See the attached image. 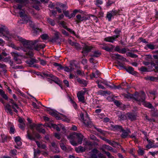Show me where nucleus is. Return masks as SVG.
Wrapping results in <instances>:
<instances>
[{
	"label": "nucleus",
	"instance_id": "37",
	"mask_svg": "<svg viewBox=\"0 0 158 158\" xmlns=\"http://www.w3.org/2000/svg\"><path fill=\"white\" fill-rule=\"evenodd\" d=\"M109 12L110 13L113 17L118 13V11L115 10H113Z\"/></svg>",
	"mask_w": 158,
	"mask_h": 158
},
{
	"label": "nucleus",
	"instance_id": "33",
	"mask_svg": "<svg viewBox=\"0 0 158 158\" xmlns=\"http://www.w3.org/2000/svg\"><path fill=\"white\" fill-rule=\"evenodd\" d=\"M47 22L52 26H54L55 25V22L54 20L51 18H48L47 19Z\"/></svg>",
	"mask_w": 158,
	"mask_h": 158
},
{
	"label": "nucleus",
	"instance_id": "61",
	"mask_svg": "<svg viewBox=\"0 0 158 158\" xmlns=\"http://www.w3.org/2000/svg\"><path fill=\"white\" fill-rule=\"evenodd\" d=\"M60 6L63 9H66L68 8V7L66 6V5L65 4H63L61 3L60 4Z\"/></svg>",
	"mask_w": 158,
	"mask_h": 158
},
{
	"label": "nucleus",
	"instance_id": "16",
	"mask_svg": "<svg viewBox=\"0 0 158 158\" xmlns=\"http://www.w3.org/2000/svg\"><path fill=\"white\" fill-rule=\"evenodd\" d=\"M92 53L90 55V56L92 57H98L102 54L101 52L98 50L92 52Z\"/></svg>",
	"mask_w": 158,
	"mask_h": 158
},
{
	"label": "nucleus",
	"instance_id": "22",
	"mask_svg": "<svg viewBox=\"0 0 158 158\" xmlns=\"http://www.w3.org/2000/svg\"><path fill=\"white\" fill-rule=\"evenodd\" d=\"M144 78L146 80H150L151 81L156 82V78H157L155 77L147 76L145 77Z\"/></svg>",
	"mask_w": 158,
	"mask_h": 158
},
{
	"label": "nucleus",
	"instance_id": "9",
	"mask_svg": "<svg viewBox=\"0 0 158 158\" xmlns=\"http://www.w3.org/2000/svg\"><path fill=\"white\" fill-rule=\"evenodd\" d=\"M85 93L83 91H79L77 94L79 101L84 103L85 102V97L84 96Z\"/></svg>",
	"mask_w": 158,
	"mask_h": 158
},
{
	"label": "nucleus",
	"instance_id": "58",
	"mask_svg": "<svg viewBox=\"0 0 158 158\" xmlns=\"http://www.w3.org/2000/svg\"><path fill=\"white\" fill-rule=\"evenodd\" d=\"M94 128L98 132H100V133L102 134L104 133V131L101 129L98 128L95 126L94 127Z\"/></svg>",
	"mask_w": 158,
	"mask_h": 158
},
{
	"label": "nucleus",
	"instance_id": "52",
	"mask_svg": "<svg viewBox=\"0 0 158 158\" xmlns=\"http://www.w3.org/2000/svg\"><path fill=\"white\" fill-rule=\"evenodd\" d=\"M140 70L143 72H149L147 68L144 66H142L140 69Z\"/></svg>",
	"mask_w": 158,
	"mask_h": 158
},
{
	"label": "nucleus",
	"instance_id": "43",
	"mask_svg": "<svg viewBox=\"0 0 158 158\" xmlns=\"http://www.w3.org/2000/svg\"><path fill=\"white\" fill-rule=\"evenodd\" d=\"M103 3V1L101 0H96L95 4L97 6L99 7Z\"/></svg>",
	"mask_w": 158,
	"mask_h": 158
},
{
	"label": "nucleus",
	"instance_id": "31",
	"mask_svg": "<svg viewBox=\"0 0 158 158\" xmlns=\"http://www.w3.org/2000/svg\"><path fill=\"white\" fill-rule=\"evenodd\" d=\"M127 56H130L131 58H136L138 57V56L136 54L133 53L131 52H128L126 53Z\"/></svg>",
	"mask_w": 158,
	"mask_h": 158
},
{
	"label": "nucleus",
	"instance_id": "53",
	"mask_svg": "<svg viewBox=\"0 0 158 158\" xmlns=\"http://www.w3.org/2000/svg\"><path fill=\"white\" fill-rule=\"evenodd\" d=\"M136 132H135L134 133H133L131 135H129V136L131 138L134 139H137Z\"/></svg>",
	"mask_w": 158,
	"mask_h": 158
},
{
	"label": "nucleus",
	"instance_id": "46",
	"mask_svg": "<svg viewBox=\"0 0 158 158\" xmlns=\"http://www.w3.org/2000/svg\"><path fill=\"white\" fill-rule=\"evenodd\" d=\"M103 147L109 151L112 150L113 149L112 147L109 146V145H106V144L103 145Z\"/></svg>",
	"mask_w": 158,
	"mask_h": 158
},
{
	"label": "nucleus",
	"instance_id": "2",
	"mask_svg": "<svg viewBox=\"0 0 158 158\" xmlns=\"http://www.w3.org/2000/svg\"><path fill=\"white\" fill-rule=\"evenodd\" d=\"M26 137L28 139L35 141L37 146L39 148L40 147L41 145L40 142L36 140V139H39L41 138L40 135L39 133L35 132V131H32V133L29 132V131H27V134Z\"/></svg>",
	"mask_w": 158,
	"mask_h": 158
},
{
	"label": "nucleus",
	"instance_id": "55",
	"mask_svg": "<svg viewBox=\"0 0 158 158\" xmlns=\"http://www.w3.org/2000/svg\"><path fill=\"white\" fill-rule=\"evenodd\" d=\"M40 151L39 150H37V151H36L35 149H34V158L36 156H37L38 154H39L40 153Z\"/></svg>",
	"mask_w": 158,
	"mask_h": 158
},
{
	"label": "nucleus",
	"instance_id": "26",
	"mask_svg": "<svg viewBox=\"0 0 158 158\" xmlns=\"http://www.w3.org/2000/svg\"><path fill=\"white\" fill-rule=\"evenodd\" d=\"M152 112V114L153 116L156 117L158 116V113L157 112V110H156L154 107L152 108L151 110Z\"/></svg>",
	"mask_w": 158,
	"mask_h": 158
},
{
	"label": "nucleus",
	"instance_id": "28",
	"mask_svg": "<svg viewBox=\"0 0 158 158\" xmlns=\"http://www.w3.org/2000/svg\"><path fill=\"white\" fill-rule=\"evenodd\" d=\"M77 81L81 84H82L84 86H86L87 85L86 81L83 80H81L80 78L77 79Z\"/></svg>",
	"mask_w": 158,
	"mask_h": 158
},
{
	"label": "nucleus",
	"instance_id": "32",
	"mask_svg": "<svg viewBox=\"0 0 158 158\" xmlns=\"http://www.w3.org/2000/svg\"><path fill=\"white\" fill-rule=\"evenodd\" d=\"M9 102L11 104V106L12 105H14L15 107L17 109H19V107L18 105L12 99H10L9 100Z\"/></svg>",
	"mask_w": 158,
	"mask_h": 158
},
{
	"label": "nucleus",
	"instance_id": "48",
	"mask_svg": "<svg viewBox=\"0 0 158 158\" xmlns=\"http://www.w3.org/2000/svg\"><path fill=\"white\" fill-rule=\"evenodd\" d=\"M16 2L21 4H23L26 3L28 0H15Z\"/></svg>",
	"mask_w": 158,
	"mask_h": 158
},
{
	"label": "nucleus",
	"instance_id": "17",
	"mask_svg": "<svg viewBox=\"0 0 158 158\" xmlns=\"http://www.w3.org/2000/svg\"><path fill=\"white\" fill-rule=\"evenodd\" d=\"M118 120L120 121L125 120L127 118V115H126L124 114L121 112H120V113L118 114Z\"/></svg>",
	"mask_w": 158,
	"mask_h": 158
},
{
	"label": "nucleus",
	"instance_id": "57",
	"mask_svg": "<svg viewBox=\"0 0 158 158\" xmlns=\"http://www.w3.org/2000/svg\"><path fill=\"white\" fill-rule=\"evenodd\" d=\"M138 152L139 155L142 156L144 153V151L143 150L140 149L138 150Z\"/></svg>",
	"mask_w": 158,
	"mask_h": 158
},
{
	"label": "nucleus",
	"instance_id": "27",
	"mask_svg": "<svg viewBox=\"0 0 158 158\" xmlns=\"http://www.w3.org/2000/svg\"><path fill=\"white\" fill-rule=\"evenodd\" d=\"M17 151L15 149L11 150L9 152V154L12 156H14L17 155Z\"/></svg>",
	"mask_w": 158,
	"mask_h": 158
},
{
	"label": "nucleus",
	"instance_id": "49",
	"mask_svg": "<svg viewBox=\"0 0 158 158\" xmlns=\"http://www.w3.org/2000/svg\"><path fill=\"white\" fill-rule=\"evenodd\" d=\"M112 87L111 88L112 89H120V88H121V87L120 85L116 86L113 84H112Z\"/></svg>",
	"mask_w": 158,
	"mask_h": 158
},
{
	"label": "nucleus",
	"instance_id": "42",
	"mask_svg": "<svg viewBox=\"0 0 158 158\" xmlns=\"http://www.w3.org/2000/svg\"><path fill=\"white\" fill-rule=\"evenodd\" d=\"M12 53L14 54V58L15 57H19V56H22V54L21 53L18 52L16 51L13 52Z\"/></svg>",
	"mask_w": 158,
	"mask_h": 158
},
{
	"label": "nucleus",
	"instance_id": "29",
	"mask_svg": "<svg viewBox=\"0 0 158 158\" xmlns=\"http://www.w3.org/2000/svg\"><path fill=\"white\" fill-rule=\"evenodd\" d=\"M51 144L52 146L55 148V149L56 150V151L55 152V153H58L60 151H59V148L57 147V146L56 145V143L54 142H52L51 143Z\"/></svg>",
	"mask_w": 158,
	"mask_h": 158
},
{
	"label": "nucleus",
	"instance_id": "25",
	"mask_svg": "<svg viewBox=\"0 0 158 158\" xmlns=\"http://www.w3.org/2000/svg\"><path fill=\"white\" fill-rule=\"evenodd\" d=\"M117 65H116V66L117 67L118 69H122V68H123L124 69H125L126 67L124 66V64L120 62L119 61H118L117 62Z\"/></svg>",
	"mask_w": 158,
	"mask_h": 158
},
{
	"label": "nucleus",
	"instance_id": "1",
	"mask_svg": "<svg viewBox=\"0 0 158 158\" xmlns=\"http://www.w3.org/2000/svg\"><path fill=\"white\" fill-rule=\"evenodd\" d=\"M18 38L22 42L23 46L25 48L23 49V51L26 52V55L31 56H32L33 55L32 50L34 49L36 50L39 51L41 49L44 48L45 47L44 44H36L39 41L38 40H29L22 39V37L19 36H18Z\"/></svg>",
	"mask_w": 158,
	"mask_h": 158
},
{
	"label": "nucleus",
	"instance_id": "45",
	"mask_svg": "<svg viewBox=\"0 0 158 158\" xmlns=\"http://www.w3.org/2000/svg\"><path fill=\"white\" fill-rule=\"evenodd\" d=\"M42 39L43 40H46L48 38V36L47 34H44L41 35Z\"/></svg>",
	"mask_w": 158,
	"mask_h": 158
},
{
	"label": "nucleus",
	"instance_id": "12",
	"mask_svg": "<svg viewBox=\"0 0 158 158\" xmlns=\"http://www.w3.org/2000/svg\"><path fill=\"white\" fill-rule=\"evenodd\" d=\"M127 118L131 121L135 120L136 118V115L133 113H128L126 114Z\"/></svg>",
	"mask_w": 158,
	"mask_h": 158
},
{
	"label": "nucleus",
	"instance_id": "23",
	"mask_svg": "<svg viewBox=\"0 0 158 158\" xmlns=\"http://www.w3.org/2000/svg\"><path fill=\"white\" fill-rule=\"evenodd\" d=\"M102 46L101 47V48L103 49L106 50V51L110 52H111L112 48H109L108 46H106L105 44H102Z\"/></svg>",
	"mask_w": 158,
	"mask_h": 158
},
{
	"label": "nucleus",
	"instance_id": "35",
	"mask_svg": "<svg viewBox=\"0 0 158 158\" xmlns=\"http://www.w3.org/2000/svg\"><path fill=\"white\" fill-rule=\"evenodd\" d=\"M124 97L127 99H133V95L129 93L124 95Z\"/></svg>",
	"mask_w": 158,
	"mask_h": 158
},
{
	"label": "nucleus",
	"instance_id": "39",
	"mask_svg": "<svg viewBox=\"0 0 158 158\" xmlns=\"http://www.w3.org/2000/svg\"><path fill=\"white\" fill-rule=\"evenodd\" d=\"M146 47L152 50H153L155 49L154 46L153 44H147L146 45V47H145V48L146 49H147Z\"/></svg>",
	"mask_w": 158,
	"mask_h": 158
},
{
	"label": "nucleus",
	"instance_id": "40",
	"mask_svg": "<svg viewBox=\"0 0 158 158\" xmlns=\"http://www.w3.org/2000/svg\"><path fill=\"white\" fill-rule=\"evenodd\" d=\"M38 59L40 61V64L41 65L43 66H45L47 62L46 61L44 60L41 59L40 58H38Z\"/></svg>",
	"mask_w": 158,
	"mask_h": 158
},
{
	"label": "nucleus",
	"instance_id": "7",
	"mask_svg": "<svg viewBox=\"0 0 158 158\" xmlns=\"http://www.w3.org/2000/svg\"><path fill=\"white\" fill-rule=\"evenodd\" d=\"M76 18L77 23H80L82 21H86L89 19V17L82 16V15L80 14H78L77 15Z\"/></svg>",
	"mask_w": 158,
	"mask_h": 158
},
{
	"label": "nucleus",
	"instance_id": "15",
	"mask_svg": "<svg viewBox=\"0 0 158 158\" xmlns=\"http://www.w3.org/2000/svg\"><path fill=\"white\" fill-rule=\"evenodd\" d=\"M75 134L78 139V143L79 144H81L84 137L83 135L81 133H75Z\"/></svg>",
	"mask_w": 158,
	"mask_h": 158
},
{
	"label": "nucleus",
	"instance_id": "18",
	"mask_svg": "<svg viewBox=\"0 0 158 158\" xmlns=\"http://www.w3.org/2000/svg\"><path fill=\"white\" fill-rule=\"evenodd\" d=\"M112 57H115V58L121 60L123 61H125L126 60V59L121 55H120L118 53H114L112 54Z\"/></svg>",
	"mask_w": 158,
	"mask_h": 158
},
{
	"label": "nucleus",
	"instance_id": "10",
	"mask_svg": "<svg viewBox=\"0 0 158 158\" xmlns=\"http://www.w3.org/2000/svg\"><path fill=\"white\" fill-rule=\"evenodd\" d=\"M110 128L111 130L113 131H116L121 132V130H122L123 127L121 125L111 124L110 126Z\"/></svg>",
	"mask_w": 158,
	"mask_h": 158
},
{
	"label": "nucleus",
	"instance_id": "34",
	"mask_svg": "<svg viewBox=\"0 0 158 158\" xmlns=\"http://www.w3.org/2000/svg\"><path fill=\"white\" fill-rule=\"evenodd\" d=\"M14 60L15 62L17 64H20L22 63V60L19 57H15L14 58Z\"/></svg>",
	"mask_w": 158,
	"mask_h": 158
},
{
	"label": "nucleus",
	"instance_id": "11",
	"mask_svg": "<svg viewBox=\"0 0 158 158\" xmlns=\"http://www.w3.org/2000/svg\"><path fill=\"white\" fill-rule=\"evenodd\" d=\"M122 133L121 135V137L123 139H125L129 136V134L131 133V131L129 129L124 130L123 128L121 130Z\"/></svg>",
	"mask_w": 158,
	"mask_h": 158
},
{
	"label": "nucleus",
	"instance_id": "30",
	"mask_svg": "<svg viewBox=\"0 0 158 158\" xmlns=\"http://www.w3.org/2000/svg\"><path fill=\"white\" fill-rule=\"evenodd\" d=\"M101 83L105 85H106L108 87H109L110 88H111L112 87V85H110L109 84L110 83V82H108L106 80H103L102 81H101Z\"/></svg>",
	"mask_w": 158,
	"mask_h": 158
},
{
	"label": "nucleus",
	"instance_id": "41",
	"mask_svg": "<svg viewBox=\"0 0 158 158\" xmlns=\"http://www.w3.org/2000/svg\"><path fill=\"white\" fill-rule=\"evenodd\" d=\"M26 63L29 65H33L34 64V58H31V60L26 61Z\"/></svg>",
	"mask_w": 158,
	"mask_h": 158
},
{
	"label": "nucleus",
	"instance_id": "44",
	"mask_svg": "<svg viewBox=\"0 0 158 158\" xmlns=\"http://www.w3.org/2000/svg\"><path fill=\"white\" fill-rule=\"evenodd\" d=\"M113 17L111 15L109 12H108L106 15V18L108 19L109 21H110L111 20V18Z\"/></svg>",
	"mask_w": 158,
	"mask_h": 158
},
{
	"label": "nucleus",
	"instance_id": "21",
	"mask_svg": "<svg viewBox=\"0 0 158 158\" xmlns=\"http://www.w3.org/2000/svg\"><path fill=\"white\" fill-rule=\"evenodd\" d=\"M75 150L77 153H80L81 152H85V149L83 147L80 146L76 148Z\"/></svg>",
	"mask_w": 158,
	"mask_h": 158
},
{
	"label": "nucleus",
	"instance_id": "47",
	"mask_svg": "<svg viewBox=\"0 0 158 158\" xmlns=\"http://www.w3.org/2000/svg\"><path fill=\"white\" fill-rule=\"evenodd\" d=\"M60 147L62 150L64 151L66 150L67 148L63 143H60Z\"/></svg>",
	"mask_w": 158,
	"mask_h": 158
},
{
	"label": "nucleus",
	"instance_id": "59",
	"mask_svg": "<svg viewBox=\"0 0 158 158\" xmlns=\"http://www.w3.org/2000/svg\"><path fill=\"white\" fill-rule=\"evenodd\" d=\"M15 130L14 126H12L10 128V133L14 134Z\"/></svg>",
	"mask_w": 158,
	"mask_h": 158
},
{
	"label": "nucleus",
	"instance_id": "62",
	"mask_svg": "<svg viewBox=\"0 0 158 158\" xmlns=\"http://www.w3.org/2000/svg\"><path fill=\"white\" fill-rule=\"evenodd\" d=\"M71 103L72 104V105L75 109L76 110L77 109V105L74 101L71 102Z\"/></svg>",
	"mask_w": 158,
	"mask_h": 158
},
{
	"label": "nucleus",
	"instance_id": "6",
	"mask_svg": "<svg viewBox=\"0 0 158 158\" xmlns=\"http://www.w3.org/2000/svg\"><path fill=\"white\" fill-rule=\"evenodd\" d=\"M144 94H145L144 92H142L141 94H140L138 92H136L134 94H132L133 95V99L136 101L140 102Z\"/></svg>",
	"mask_w": 158,
	"mask_h": 158
},
{
	"label": "nucleus",
	"instance_id": "63",
	"mask_svg": "<svg viewBox=\"0 0 158 158\" xmlns=\"http://www.w3.org/2000/svg\"><path fill=\"white\" fill-rule=\"evenodd\" d=\"M60 24H61L62 26V27L65 29L67 27V26L65 25V22L64 21H61L60 23Z\"/></svg>",
	"mask_w": 158,
	"mask_h": 158
},
{
	"label": "nucleus",
	"instance_id": "51",
	"mask_svg": "<svg viewBox=\"0 0 158 158\" xmlns=\"http://www.w3.org/2000/svg\"><path fill=\"white\" fill-rule=\"evenodd\" d=\"M19 127L23 131L25 129V123H23L22 124H19L18 125Z\"/></svg>",
	"mask_w": 158,
	"mask_h": 158
},
{
	"label": "nucleus",
	"instance_id": "24",
	"mask_svg": "<svg viewBox=\"0 0 158 158\" xmlns=\"http://www.w3.org/2000/svg\"><path fill=\"white\" fill-rule=\"evenodd\" d=\"M58 124L56 125L55 124L51 123L50 125L48 126V127L50 128H53L54 129H55L57 131H60V129L58 127Z\"/></svg>",
	"mask_w": 158,
	"mask_h": 158
},
{
	"label": "nucleus",
	"instance_id": "54",
	"mask_svg": "<svg viewBox=\"0 0 158 158\" xmlns=\"http://www.w3.org/2000/svg\"><path fill=\"white\" fill-rule=\"evenodd\" d=\"M42 124H39L36 125V126H35V128L36 131H37L39 132L41 130V128H40Z\"/></svg>",
	"mask_w": 158,
	"mask_h": 158
},
{
	"label": "nucleus",
	"instance_id": "4",
	"mask_svg": "<svg viewBox=\"0 0 158 158\" xmlns=\"http://www.w3.org/2000/svg\"><path fill=\"white\" fill-rule=\"evenodd\" d=\"M143 96H142V98H141V100L140 101V102H141L143 103V105L145 107H147L148 108L151 109L153 108L154 106L152 105V104H151L150 102L145 101V94H144Z\"/></svg>",
	"mask_w": 158,
	"mask_h": 158
},
{
	"label": "nucleus",
	"instance_id": "8",
	"mask_svg": "<svg viewBox=\"0 0 158 158\" xmlns=\"http://www.w3.org/2000/svg\"><path fill=\"white\" fill-rule=\"evenodd\" d=\"M43 74L45 77H50L52 79H54V82L56 84H58V78L52 74L44 73H43Z\"/></svg>",
	"mask_w": 158,
	"mask_h": 158
},
{
	"label": "nucleus",
	"instance_id": "3",
	"mask_svg": "<svg viewBox=\"0 0 158 158\" xmlns=\"http://www.w3.org/2000/svg\"><path fill=\"white\" fill-rule=\"evenodd\" d=\"M20 17L22 19V20L27 23L31 20V17L29 15H27L25 13L24 10H22L19 13Z\"/></svg>",
	"mask_w": 158,
	"mask_h": 158
},
{
	"label": "nucleus",
	"instance_id": "38",
	"mask_svg": "<svg viewBox=\"0 0 158 158\" xmlns=\"http://www.w3.org/2000/svg\"><path fill=\"white\" fill-rule=\"evenodd\" d=\"M115 1L111 0H108L106 2V6L109 7L111 6L114 3Z\"/></svg>",
	"mask_w": 158,
	"mask_h": 158
},
{
	"label": "nucleus",
	"instance_id": "20",
	"mask_svg": "<svg viewBox=\"0 0 158 158\" xmlns=\"http://www.w3.org/2000/svg\"><path fill=\"white\" fill-rule=\"evenodd\" d=\"M116 39L115 38L113 35L112 36H109L105 38L104 40L108 42L113 43Z\"/></svg>",
	"mask_w": 158,
	"mask_h": 158
},
{
	"label": "nucleus",
	"instance_id": "14",
	"mask_svg": "<svg viewBox=\"0 0 158 158\" xmlns=\"http://www.w3.org/2000/svg\"><path fill=\"white\" fill-rule=\"evenodd\" d=\"M125 69L127 72L133 75H136L137 73V72L134 70V68L131 66L128 67V68H127L126 67Z\"/></svg>",
	"mask_w": 158,
	"mask_h": 158
},
{
	"label": "nucleus",
	"instance_id": "50",
	"mask_svg": "<svg viewBox=\"0 0 158 158\" xmlns=\"http://www.w3.org/2000/svg\"><path fill=\"white\" fill-rule=\"evenodd\" d=\"M28 23H29L30 26L33 29L35 28V26L33 23V22L31 20L28 22Z\"/></svg>",
	"mask_w": 158,
	"mask_h": 158
},
{
	"label": "nucleus",
	"instance_id": "36",
	"mask_svg": "<svg viewBox=\"0 0 158 158\" xmlns=\"http://www.w3.org/2000/svg\"><path fill=\"white\" fill-rule=\"evenodd\" d=\"M74 46L75 47V48L77 50H79L82 49V47L80 45L77 43H75Z\"/></svg>",
	"mask_w": 158,
	"mask_h": 158
},
{
	"label": "nucleus",
	"instance_id": "64",
	"mask_svg": "<svg viewBox=\"0 0 158 158\" xmlns=\"http://www.w3.org/2000/svg\"><path fill=\"white\" fill-rule=\"evenodd\" d=\"M149 153L151 155L153 156H154L156 154H157L158 153V151H156L153 152H149Z\"/></svg>",
	"mask_w": 158,
	"mask_h": 158
},
{
	"label": "nucleus",
	"instance_id": "5",
	"mask_svg": "<svg viewBox=\"0 0 158 158\" xmlns=\"http://www.w3.org/2000/svg\"><path fill=\"white\" fill-rule=\"evenodd\" d=\"M93 47L92 46L85 45V47L82 48V51L81 53L83 54V56H85L87 55L88 53L92 49Z\"/></svg>",
	"mask_w": 158,
	"mask_h": 158
},
{
	"label": "nucleus",
	"instance_id": "56",
	"mask_svg": "<svg viewBox=\"0 0 158 158\" xmlns=\"http://www.w3.org/2000/svg\"><path fill=\"white\" fill-rule=\"evenodd\" d=\"M63 13L64 14V15L66 17H68L69 19V14L68 11H63Z\"/></svg>",
	"mask_w": 158,
	"mask_h": 158
},
{
	"label": "nucleus",
	"instance_id": "60",
	"mask_svg": "<svg viewBox=\"0 0 158 158\" xmlns=\"http://www.w3.org/2000/svg\"><path fill=\"white\" fill-rule=\"evenodd\" d=\"M36 124L35 123H34L32 124H30V125H29L31 129L33 130L32 131H34L33 130L34 129V128H35V126H36Z\"/></svg>",
	"mask_w": 158,
	"mask_h": 158
},
{
	"label": "nucleus",
	"instance_id": "13",
	"mask_svg": "<svg viewBox=\"0 0 158 158\" xmlns=\"http://www.w3.org/2000/svg\"><path fill=\"white\" fill-rule=\"evenodd\" d=\"M11 106L9 104H7L4 106V108L5 111L8 114H9L11 115H13V113L11 108Z\"/></svg>",
	"mask_w": 158,
	"mask_h": 158
},
{
	"label": "nucleus",
	"instance_id": "19",
	"mask_svg": "<svg viewBox=\"0 0 158 158\" xmlns=\"http://www.w3.org/2000/svg\"><path fill=\"white\" fill-rule=\"evenodd\" d=\"M121 32V30L118 28H116L114 30V32L116 34V35H114V37L115 38H117L120 37V33Z\"/></svg>",
	"mask_w": 158,
	"mask_h": 158
}]
</instances>
